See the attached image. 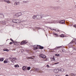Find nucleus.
<instances>
[{
  "label": "nucleus",
  "mask_w": 76,
  "mask_h": 76,
  "mask_svg": "<svg viewBox=\"0 0 76 76\" xmlns=\"http://www.w3.org/2000/svg\"><path fill=\"white\" fill-rule=\"evenodd\" d=\"M19 14L20 15H20H22V13H21V12H20L18 13V15H19Z\"/></svg>",
  "instance_id": "obj_36"
},
{
  "label": "nucleus",
  "mask_w": 76,
  "mask_h": 76,
  "mask_svg": "<svg viewBox=\"0 0 76 76\" xmlns=\"http://www.w3.org/2000/svg\"><path fill=\"white\" fill-rule=\"evenodd\" d=\"M58 9V7H53L54 10H57Z\"/></svg>",
  "instance_id": "obj_13"
},
{
  "label": "nucleus",
  "mask_w": 76,
  "mask_h": 76,
  "mask_svg": "<svg viewBox=\"0 0 76 76\" xmlns=\"http://www.w3.org/2000/svg\"><path fill=\"white\" fill-rule=\"evenodd\" d=\"M27 43V41H22L21 43V45H23L24 44H26Z\"/></svg>",
  "instance_id": "obj_2"
},
{
  "label": "nucleus",
  "mask_w": 76,
  "mask_h": 76,
  "mask_svg": "<svg viewBox=\"0 0 76 76\" xmlns=\"http://www.w3.org/2000/svg\"><path fill=\"white\" fill-rule=\"evenodd\" d=\"M75 75H76V74H75Z\"/></svg>",
  "instance_id": "obj_47"
},
{
  "label": "nucleus",
  "mask_w": 76,
  "mask_h": 76,
  "mask_svg": "<svg viewBox=\"0 0 76 76\" xmlns=\"http://www.w3.org/2000/svg\"><path fill=\"white\" fill-rule=\"evenodd\" d=\"M33 47L35 48L34 50H37V45H34L33 46Z\"/></svg>",
  "instance_id": "obj_12"
},
{
  "label": "nucleus",
  "mask_w": 76,
  "mask_h": 76,
  "mask_svg": "<svg viewBox=\"0 0 76 76\" xmlns=\"http://www.w3.org/2000/svg\"><path fill=\"white\" fill-rule=\"evenodd\" d=\"M60 71H61L62 72H64V69H60Z\"/></svg>",
  "instance_id": "obj_20"
},
{
  "label": "nucleus",
  "mask_w": 76,
  "mask_h": 76,
  "mask_svg": "<svg viewBox=\"0 0 76 76\" xmlns=\"http://www.w3.org/2000/svg\"><path fill=\"white\" fill-rule=\"evenodd\" d=\"M72 76H75V74H72Z\"/></svg>",
  "instance_id": "obj_41"
},
{
  "label": "nucleus",
  "mask_w": 76,
  "mask_h": 76,
  "mask_svg": "<svg viewBox=\"0 0 76 76\" xmlns=\"http://www.w3.org/2000/svg\"><path fill=\"white\" fill-rule=\"evenodd\" d=\"M55 55L56 56H57V57H58V56H60V54H56Z\"/></svg>",
  "instance_id": "obj_26"
},
{
  "label": "nucleus",
  "mask_w": 76,
  "mask_h": 76,
  "mask_svg": "<svg viewBox=\"0 0 76 76\" xmlns=\"http://www.w3.org/2000/svg\"><path fill=\"white\" fill-rule=\"evenodd\" d=\"M47 67H48V68L50 67V66H49V65H47Z\"/></svg>",
  "instance_id": "obj_37"
},
{
  "label": "nucleus",
  "mask_w": 76,
  "mask_h": 76,
  "mask_svg": "<svg viewBox=\"0 0 76 76\" xmlns=\"http://www.w3.org/2000/svg\"><path fill=\"white\" fill-rule=\"evenodd\" d=\"M4 63H5V64L7 63V61L5 60V61H4Z\"/></svg>",
  "instance_id": "obj_23"
},
{
  "label": "nucleus",
  "mask_w": 76,
  "mask_h": 76,
  "mask_svg": "<svg viewBox=\"0 0 76 76\" xmlns=\"http://www.w3.org/2000/svg\"><path fill=\"white\" fill-rule=\"evenodd\" d=\"M15 3L16 4V5H18L19 4V2H15Z\"/></svg>",
  "instance_id": "obj_25"
},
{
  "label": "nucleus",
  "mask_w": 76,
  "mask_h": 76,
  "mask_svg": "<svg viewBox=\"0 0 76 76\" xmlns=\"http://www.w3.org/2000/svg\"><path fill=\"white\" fill-rule=\"evenodd\" d=\"M20 23V20L19 19H16V23Z\"/></svg>",
  "instance_id": "obj_8"
},
{
  "label": "nucleus",
  "mask_w": 76,
  "mask_h": 76,
  "mask_svg": "<svg viewBox=\"0 0 76 76\" xmlns=\"http://www.w3.org/2000/svg\"><path fill=\"white\" fill-rule=\"evenodd\" d=\"M61 46H59V47H57V48H61Z\"/></svg>",
  "instance_id": "obj_29"
},
{
  "label": "nucleus",
  "mask_w": 76,
  "mask_h": 76,
  "mask_svg": "<svg viewBox=\"0 0 76 76\" xmlns=\"http://www.w3.org/2000/svg\"><path fill=\"white\" fill-rule=\"evenodd\" d=\"M43 48H44V47L40 46V49H43Z\"/></svg>",
  "instance_id": "obj_24"
},
{
  "label": "nucleus",
  "mask_w": 76,
  "mask_h": 76,
  "mask_svg": "<svg viewBox=\"0 0 76 76\" xmlns=\"http://www.w3.org/2000/svg\"><path fill=\"white\" fill-rule=\"evenodd\" d=\"M62 52H63V53H64V52H65V50H62Z\"/></svg>",
  "instance_id": "obj_33"
},
{
  "label": "nucleus",
  "mask_w": 76,
  "mask_h": 76,
  "mask_svg": "<svg viewBox=\"0 0 76 76\" xmlns=\"http://www.w3.org/2000/svg\"><path fill=\"white\" fill-rule=\"evenodd\" d=\"M13 42L14 43V44H15V45L16 44V43H17L16 42H15L13 41Z\"/></svg>",
  "instance_id": "obj_31"
},
{
  "label": "nucleus",
  "mask_w": 76,
  "mask_h": 76,
  "mask_svg": "<svg viewBox=\"0 0 76 76\" xmlns=\"http://www.w3.org/2000/svg\"><path fill=\"white\" fill-rule=\"evenodd\" d=\"M12 22L13 23H16V19L12 20Z\"/></svg>",
  "instance_id": "obj_17"
},
{
  "label": "nucleus",
  "mask_w": 76,
  "mask_h": 76,
  "mask_svg": "<svg viewBox=\"0 0 76 76\" xmlns=\"http://www.w3.org/2000/svg\"><path fill=\"white\" fill-rule=\"evenodd\" d=\"M75 42H76V40H75Z\"/></svg>",
  "instance_id": "obj_45"
},
{
  "label": "nucleus",
  "mask_w": 76,
  "mask_h": 76,
  "mask_svg": "<svg viewBox=\"0 0 76 76\" xmlns=\"http://www.w3.org/2000/svg\"><path fill=\"white\" fill-rule=\"evenodd\" d=\"M3 60H4V58H0V61H3Z\"/></svg>",
  "instance_id": "obj_14"
},
{
  "label": "nucleus",
  "mask_w": 76,
  "mask_h": 76,
  "mask_svg": "<svg viewBox=\"0 0 76 76\" xmlns=\"http://www.w3.org/2000/svg\"><path fill=\"white\" fill-rule=\"evenodd\" d=\"M30 69H31V67H30V66L28 67H27V70H30Z\"/></svg>",
  "instance_id": "obj_22"
},
{
  "label": "nucleus",
  "mask_w": 76,
  "mask_h": 76,
  "mask_svg": "<svg viewBox=\"0 0 76 76\" xmlns=\"http://www.w3.org/2000/svg\"><path fill=\"white\" fill-rule=\"evenodd\" d=\"M15 67H19V65H15Z\"/></svg>",
  "instance_id": "obj_21"
},
{
  "label": "nucleus",
  "mask_w": 76,
  "mask_h": 76,
  "mask_svg": "<svg viewBox=\"0 0 76 76\" xmlns=\"http://www.w3.org/2000/svg\"><path fill=\"white\" fill-rule=\"evenodd\" d=\"M61 24H64L65 23V21L64 20H61L59 22Z\"/></svg>",
  "instance_id": "obj_3"
},
{
  "label": "nucleus",
  "mask_w": 76,
  "mask_h": 76,
  "mask_svg": "<svg viewBox=\"0 0 76 76\" xmlns=\"http://www.w3.org/2000/svg\"><path fill=\"white\" fill-rule=\"evenodd\" d=\"M54 36L55 37H58V34H57L54 33Z\"/></svg>",
  "instance_id": "obj_11"
},
{
  "label": "nucleus",
  "mask_w": 76,
  "mask_h": 76,
  "mask_svg": "<svg viewBox=\"0 0 76 76\" xmlns=\"http://www.w3.org/2000/svg\"><path fill=\"white\" fill-rule=\"evenodd\" d=\"M44 17V15H42V16H41L39 15H37V19H41L42 18Z\"/></svg>",
  "instance_id": "obj_1"
},
{
  "label": "nucleus",
  "mask_w": 76,
  "mask_h": 76,
  "mask_svg": "<svg viewBox=\"0 0 76 76\" xmlns=\"http://www.w3.org/2000/svg\"><path fill=\"white\" fill-rule=\"evenodd\" d=\"M40 57H42L43 58H45V55H39Z\"/></svg>",
  "instance_id": "obj_5"
},
{
  "label": "nucleus",
  "mask_w": 76,
  "mask_h": 76,
  "mask_svg": "<svg viewBox=\"0 0 76 76\" xmlns=\"http://www.w3.org/2000/svg\"><path fill=\"white\" fill-rule=\"evenodd\" d=\"M54 30L56 32H58V31H59V30L58 29H54Z\"/></svg>",
  "instance_id": "obj_19"
},
{
  "label": "nucleus",
  "mask_w": 76,
  "mask_h": 76,
  "mask_svg": "<svg viewBox=\"0 0 76 76\" xmlns=\"http://www.w3.org/2000/svg\"><path fill=\"white\" fill-rule=\"evenodd\" d=\"M32 18L33 19H37V15H34L32 16Z\"/></svg>",
  "instance_id": "obj_10"
},
{
  "label": "nucleus",
  "mask_w": 76,
  "mask_h": 76,
  "mask_svg": "<svg viewBox=\"0 0 76 76\" xmlns=\"http://www.w3.org/2000/svg\"><path fill=\"white\" fill-rule=\"evenodd\" d=\"M9 59H12V58H9Z\"/></svg>",
  "instance_id": "obj_42"
},
{
  "label": "nucleus",
  "mask_w": 76,
  "mask_h": 76,
  "mask_svg": "<svg viewBox=\"0 0 76 76\" xmlns=\"http://www.w3.org/2000/svg\"><path fill=\"white\" fill-rule=\"evenodd\" d=\"M3 51H9V50H8V49H3Z\"/></svg>",
  "instance_id": "obj_16"
},
{
  "label": "nucleus",
  "mask_w": 76,
  "mask_h": 76,
  "mask_svg": "<svg viewBox=\"0 0 76 76\" xmlns=\"http://www.w3.org/2000/svg\"><path fill=\"white\" fill-rule=\"evenodd\" d=\"M59 22H60V21H58L57 23H60Z\"/></svg>",
  "instance_id": "obj_40"
},
{
  "label": "nucleus",
  "mask_w": 76,
  "mask_h": 76,
  "mask_svg": "<svg viewBox=\"0 0 76 76\" xmlns=\"http://www.w3.org/2000/svg\"><path fill=\"white\" fill-rule=\"evenodd\" d=\"M38 29H41V28H39V27L38 28Z\"/></svg>",
  "instance_id": "obj_43"
},
{
  "label": "nucleus",
  "mask_w": 76,
  "mask_h": 76,
  "mask_svg": "<svg viewBox=\"0 0 76 76\" xmlns=\"http://www.w3.org/2000/svg\"><path fill=\"white\" fill-rule=\"evenodd\" d=\"M22 69L24 70H26V67L25 66H23L22 67Z\"/></svg>",
  "instance_id": "obj_15"
},
{
  "label": "nucleus",
  "mask_w": 76,
  "mask_h": 76,
  "mask_svg": "<svg viewBox=\"0 0 76 76\" xmlns=\"http://www.w3.org/2000/svg\"><path fill=\"white\" fill-rule=\"evenodd\" d=\"M15 60H16V58H14L12 59L11 61L12 63H14V62L15 61Z\"/></svg>",
  "instance_id": "obj_6"
},
{
  "label": "nucleus",
  "mask_w": 76,
  "mask_h": 76,
  "mask_svg": "<svg viewBox=\"0 0 76 76\" xmlns=\"http://www.w3.org/2000/svg\"><path fill=\"white\" fill-rule=\"evenodd\" d=\"M41 46L39 45H37V48H40Z\"/></svg>",
  "instance_id": "obj_18"
},
{
  "label": "nucleus",
  "mask_w": 76,
  "mask_h": 76,
  "mask_svg": "<svg viewBox=\"0 0 76 76\" xmlns=\"http://www.w3.org/2000/svg\"><path fill=\"white\" fill-rule=\"evenodd\" d=\"M53 58H54V57H53Z\"/></svg>",
  "instance_id": "obj_48"
},
{
  "label": "nucleus",
  "mask_w": 76,
  "mask_h": 76,
  "mask_svg": "<svg viewBox=\"0 0 76 76\" xmlns=\"http://www.w3.org/2000/svg\"><path fill=\"white\" fill-rule=\"evenodd\" d=\"M4 2H6V3H8V4H10V3L9 1H7V0H4Z\"/></svg>",
  "instance_id": "obj_9"
},
{
  "label": "nucleus",
  "mask_w": 76,
  "mask_h": 76,
  "mask_svg": "<svg viewBox=\"0 0 76 76\" xmlns=\"http://www.w3.org/2000/svg\"><path fill=\"white\" fill-rule=\"evenodd\" d=\"M10 40L11 41H12V42H13V39H12V38L10 39Z\"/></svg>",
  "instance_id": "obj_35"
},
{
  "label": "nucleus",
  "mask_w": 76,
  "mask_h": 76,
  "mask_svg": "<svg viewBox=\"0 0 76 76\" xmlns=\"http://www.w3.org/2000/svg\"><path fill=\"white\" fill-rule=\"evenodd\" d=\"M10 44H11H11H13V42H10Z\"/></svg>",
  "instance_id": "obj_38"
},
{
  "label": "nucleus",
  "mask_w": 76,
  "mask_h": 76,
  "mask_svg": "<svg viewBox=\"0 0 76 76\" xmlns=\"http://www.w3.org/2000/svg\"><path fill=\"white\" fill-rule=\"evenodd\" d=\"M56 23V21L54 20L51 22H48V23Z\"/></svg>",
  "instance_id": "obj_4"
},
{
  "label": "nucleus",
  "mask_w": 76,
  "mask_h": 76,
  "mask_svg": "<svg viewBox=\"0 0 76 76\" xmlns=\"http://www.w3.org/2000/svg\"><path fill=\"white\" fill-rule=\"evenodd\" d=\"M59 70V69H55L54 70V73H58V71L59 70Z\"/></svg>",
  "instance_id": "obj_7"
},
{
  "label": "nucleus",
  "mask_w": 76,
  "mask_h": 76,
  "mask_svg": "<svg viewBox=\"0 0 76 76\" xmlns=\"http://www.w3.org/2000/svg\"><path fill=\"white\" fill-rule=\"evenodd\" d=\"M66 76H69L68 75H66Z\"/></svg>",
  "instance_id": "obj_44"
},
{
  "label": "nucleus",
  "mask_w": 76,
  "mask_h": 76,
  "mask_svg": "<svg viewBox=\"0 0 76 76\" xmlns=\"http://www.w3.org/2000/svg\"><path fill=\"white\" fill-rule=\"evenodd\" d=\"M56 76H60V75H59L58 74H56Z\"/></svg>",
  "instance_id": "obj_32"
},
{
  "label": "nucleus",
  "mask_w": 76,
  "mask_h": 76,
  "mask_svg": "<svg viewBox=\"0 0 76 76\" xmlns=\"http://www.w3.org/2000/svg\"><path fill=\"white\" fill-rule=\"evenodd\" d=\"M54 60L55 59H54Z\"/></svg>",
  "instance_id": "obj_46"
},
{
  "label": "nucleus",
  "mask_w": 76,
  "mask_h": 76,
  "mask_svg": "<svg viewBox=\"0 0 76 76\" xmlns=\"http://www.w3.org/2000/svg\"><path fill=\"white\" fill-rule=\"evenodd\" d=\"M28 58L29 59L30 58V59H34V58H32V57H29Z\"/></svg>",
  "instance_id": "obj_34"
},
{
  "label": "nucleus",
  "mask_w": 76,
  "mask_h": 76,
  "mask_svg": "<svg viewBox=\"0 0 76 76\" xmlns=\"http://www.w3.org/2000/svg\"><path fill=\"white\" fill-rule=\"evenodd\" d=\"M58 62H57L55 63L54 64H58Z\"/></svg>",
  "instance_id": "obj_39"
},
{
  "label": "nucleus",
  "mask_w": 76,
  "mask_h": 76,
  "mask_svg": "<svg viewBox=\"0 0 76 76\" xmlns=\"http://www.w3.org/2000/svg\"><path fill=\"white\" fill-rule=\"evenodd\" d=\"M36 70L37 72H38V71H39V69H38V68H36Z\"/></svg>",
  "instance_id": "obj_28"
},
{
  "label": "nucleus",
  "mask_w": 76,
  "mask_h": 76,
  "mask_svg": "<svg viewBox=\"0 0 76 76\" xmlns=\"http://www.w3.org/2000/svg\"><path fill=\"white\" fill-rule=\"evenodd\" d=\"M60 37H62V38L63 37H64V36L63 34H61V35Z\"/></svg>",
  "instance_id": "obj_27"
},
{
  "label": "nucleus",
  "mask_w": 76,
  "mask_h": 76,
  "mask_svg": "<svg viewBox=\"0 0 76 76\" xmlns=\"http://www.w3.org/2000/svg\"><path fill=\"white\" fill-rule=\"evenodd\" d=\"M4 23V22H2V24L3 25H5L6 23Z\"/></svg>",
  "instance_id": "obj_30"
}]
</instances>
